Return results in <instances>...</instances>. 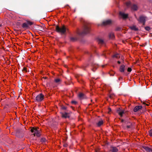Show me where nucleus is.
Instances as JSON below:
<instances>
[{
  "mask_svg": "<svg viewBox=\"0 0 152 152\" xmlns=\"http://www.w3.org/2000/svg\"><path fill=\"white\" fill-rule=\"evenodd\" d=\"M44 99V96H37L36 97V99L37 102L42 101Z\"/></svg>",
  "mask_w": 152,
  "mask_h": 152,
  "instance_id": "nucleus-6",
  "label": "nucleus"
},
{
  "mask_svg": "<svg viewBox=\"0 0 152 152\" xmlns=\"http://www.w3.org/2000/svg\"><path fill=\"white\" fill-rule=\"evenodd\" d=\"M90 27L89 26H84L83 31V34H86L88 33L90 31Z\"/></svg>",
  "mask_w": 152,
  "mask_h": 152,
  "instance_id": "nucleus-3",
  "label": "nucleus"
},
{
  "mask_svg": "<svg viewBox=\"0 0 152 152\" xmlns=\"http://www.w3.org/2000/svg\"><path fill=\"white\" fill-rule=\"evenodd\" d=\"M117 112L118 114L121 116L122 117L123 114L124 113V111L123 110H121L119 108L117 110Z\"/></svg>",
  "mask_w": 152,
  "mask_h": 152,
  "instance_id": "nucleus-7",
  "label": "nucleus"
},
{
  "mask_svg": "<svg viewBox=\"0 0 152 152\" xmlns=\"http://www.w3.org/2000/svg\"><path fill=\"white\" fill-rule=\"evenodd\" d=\"M63 109H65V107H64V108H63Z\"/></svg>",
  "mask_w": 152,
  "mask_h": 152,
  "instance_id": "nucleus-38",
  "label": "nucleus"
},
{
  "mask_svg": "<svg viewBox=\"0 0 152 152\" xmlns=\"http://www.w3.org/2000/svg\"><path fill=\"white\" fill-rule=\"evenodd\" d=\"M95 152H99V150H95Z\"/></svg>",
  "mask_w": 152,
  "mask_h": 152,
  "instance_id": "nucleus-30",
  "label": "nucleus"
},
{
  "mask_svg": "<svg viewBox=\"0 0 152 152\" xmlns=\"http://www.w3.org/2000/svg\"><path fill=\"white\" fill-rule=\"evenodd\" d=\"M145 18L144 16H140V17L139 21L140 22L143 23V24L144 25L145 21Z\"/></svg>",
  "mask_w": 152,
  "mask_h": 152,
  "instance_id": "nucleus-5",
  "label": "nucleus"
},
{
  "mask_svg": "<svg viewBox=\"0 0 152 152\" xmlns=\"http://www.w3.org/2000/svg\"><path fill=\"white\" fill-rule=\"evenodd\" d=\"M132 69L130 67H129L128 68V69H127V71L128 72H131L132 71Z\"/></svg>",
  "mask_w": 152,
  "mask_h": 152,
  "instance_id": "nucleus-27",
  "label": "nucleus"
},
{
  "mask_svg": "<svg viewBox=\"0 0 152 152\" xmlns=\"http://www.w3.org/2000/svg\"><path fill=\"white\" fill-rule=\"evenodd\" d=\"M39 95H43L42 94H39Z\"/></svg>",
  "mask_w": 152,
  "mask_h": 152,
  "instance_id": "nucleus-35",
  "label": "nucleus"
},
{
  "mask_svg": "<svg viewBox=\"0 0 152 152\" xmlns=\"http://www.w3.org/2000/svg\"><path fill=\"white\" fill-rule=\"evenodd\" d=\"M22 27L23 28H27L28 27L27 23H24L23 24Z\"/></svg>",
  "mask_w": 152,
  "mask_h": 152,
  "instance_id": "nucleus-16",
  "label": "nucleus"
},
{
  "mask_svg": "<svg viewBox=\"0 0 152 152\" xmlns=\"http://www.w3.org/2000/svg\"><path fill=\"white\" fill-rule=\"evenodd\" d=\"M118 64H120V63H121V62L120 61H118Z\"/></svg>",
  "mask_w": 152,
  "mask_h": 152,
  "instance_id": "nucleus-32",
  "label": "nucleus"
},
{
  "mask_svg": "<svg viewBox=\"0 0 152 152\" xmlns=\"http://www.w3.org/2000/svg\"><path fill=\"white\" fill-rule=\"evenodd\" d=\"M27 24H28V25H31L32 24V23L31 22L28 21L27 22Z\"/></svg>",
  "mask_w": 152,
  "mask_h": 152,
  "instance_id": "nucleus-24",
  "label": "nucleus"
},
{
  "mask_svg": "<svg viewBox=\"0 0 152 152\" xmlns=\"http://www.w3.org/2000/svg\"><path fill=\"white\" fill-rule=\"evenodd\" d=\"M109 37L110 38L113 39L114 38V34L113 33H111L109 34Z\"/></svg>",
  "mask_w": 152,
  "mask_h": 152,
  "instance_id": "nucleus-17",
  "label": "nucleus"
},
{
  "mask_svg": "<svg viewBox=\"0 0 152 152\" xmlns=\"http://www.w3.org/2000/svg\"><path fill=\"white\" fill-rule=\"evenodd\" d=\"M78 95H84V94L82 93H80Z\"/></svg>",
  "mask_w": 152,
  "mask_h": 152,
  "instance_id": "nucleus-29",
  "label": "nucleus"
},
{
  "mask_svg": "<svg viewBox=\"0 0 152 152\" xmlns=\"http://www.w3.org/2000/svg\"><path fill=\"white\" fill-rule=\"evenodd\" d=\"M109 112L111 111V109L110 108H108Z\"/></svg>",
  "mask_w": 152,
  "mask_h": 152,
  "instance_id": "nucleus-31",
  "label": "nucleus"
},
{
  "mask_svg": "<svg viewBox=\"0 0 152 152\" xmlns=\"http://www.w3.org/2000/svg\"><path fill=\"white\" fill-rule=\"evenodd\" d=\"M23 70H24V71H26V68H25V67H24V68H23Z\"/></svg>",
  "mask_w": 152,
  "mask_h": 152,
  "instance_id": "nucleus-33",
  "label": "nucleus"
},
{
  "mask_svg": "<svg viewBox=\"0 0 152 152\" xmlns=\"http://www.w3.org/2000/svg\"><path fill=\"white\" fill-rule=\"evenodd\" d=\"M120 57V55L118 54H115L113 56V57L115 58H118V57Z\"/></svg>",
  "mask_w": 152,
  "mask_h": 152,
  "instance_id": "nucleus-19",
  "label": "nucleus"
},
{
  "mask_svg": "<svg viewBox=\"0 0 152 152\" xmlns=\"http://www.w3.org/2000/svg\"><path fill=\"white\" fill-rule=\"evenodd\" d=\"M103 41L101 39H100L99 40V43H101V44H103Z\"/></svg>",
  "mask_w": 152,
  "mask_h": 152,
  "instance_id": "nucleus-23",
  "label": "nucleus"
},
{
  "mask_svg": "<svg viewBox=\"0 0 152 152\" xmlns=\"http://www.w3.org/2000/svg\"><path fill=\"white\" fill-rule=\"evenodd\" d=\"M60 80H61L59 78H57L55 79V82L56 83H58Z\"/></svg>",
  "mask_w": 152,
  "mask_h": 152,
  "instance_id": "nucleus-21",
  "label": "nucleus"
},
{
  "mask_svg": "<svg viewBox=\"0 0 152 152\" xmlns=\"http://www.w3.org/2000/svg\"><path fill=\"white\" fill-rule=\"evenodd\" d=\"M132 9V10H137L138 7L135 4H133L131 6Z\"/></svg>",
  "mask_w": 152,
  "mask_h": 152,
  "instance_id": "nucleus-14",
  "label": "nucleus"
},
{
  "mask_svg": "<svg viewBox=\"0 0 152 152\" xmlns=\"http://www.w3.org/2000/svg\"><path fill=\"white\" fill-rule=\"evenodd\" d=\"M72 103L74 104H76L77 103V102L75 101H72L71 102Z\"/></svg>",
  "mask_w": 152,
  "mask_h": 152,
  "instance_id": "nucleus-26",
  "label": "nucleus"
},
{
  "mask_svg": "<svg viewBox=\"0 0 152 152\" xmlns=\"http://www.w3.org/2000/svg\"><path fill=\"white\" fill-rule=\"evenodd\" d=\"M120 16L123 19H125L128 18V15L127 14H125L124 13L122 12H120L119 13Z\"/></svg>",
  "mask_w": 152,
  "mask_h": 152,
  "instance_id": "nucleus-4",
  "label": "nucleus"
},
{
  "mask_svg": "<svg viewBox=\"0 0 152 152\" xmlns=\"http://www.w3.org/2000/svg\"><path fill=\"white\" fill-rule=\"evenodd\" d=\"M98 66L97 65H95L93 66V68L92 69L93 71L94 72L95 71V70L97 68Z\"/></svg>",
  "mask_w": 152,
  "mask_h": 152,
  "instance_id": "nucleus-20",
  "label": "nucleus"
},
{
  "mask_svg": "<svg viewBox=\"0 0 152 152\" xmlns=\"http://www.w3.org/2000/svg\"><path fill=\"white\" fill-rule=\"evenodd\" d=\"M126 4L127 6L129 7L130 6L131 3L130 1H128L126 2Z\"/></svg>",
  "mask_w": 152,
  "mask_h": 152,
  "instance_id": "nucleus-22",
  "label": "nucleus"
},
{
  "mask_svg": "<svg viewBox=\"0 0 152 152\" xmlns=\"http://www.w3.org/2000/svg\"><path fill=\"white\" fill-rule=\"evenodd\" d=\"M125 66L124 65H121L120 66L119 70L121 72H124L125 70Z\"/></svg>",
  "mask_w": 152,
  "mask_h": 152,
  "instance_id": "nucleus-11",
  "label": "nucleus"
},
{
  "mask_svg": "<svg viewBox=\"0 0 152 152\" xmlns=\"http://www.w3.org/2000/svg\"><path fill=\"white\" fill-rule=\"evenodd\" d=\"M145 29L147 30H149L150 29V28L149 27H147L145 28Z\"/></svg>",
  "mask_w": 152,
  "mask_h": 152,
  "instance_id": "nucleus-28",
  "label": "nucleus"
},
{
  "mask_svg": "<svg viewBox=\"0 0 152 152\" xmlns=\"http://www.w3.org/2000/svg\"><path fill=\"white\" fill-rule=\"evenodd\" d=\"M110 151L112 152H117L118 151V149L115 147H112Z\"/></svg>",
  "mask_w": 152,
  "mask_h": 152,
  "instance_id": "nucleus-12",
  "label": "nucleus"
},
{
  "mask_svg": "<svg viewBox=\"0 0 152 152\" xmlns=\"http://www.w3.org/2000/svg\"><path fill=\"white\" fill-rule=\"evenodd\" d=\"M149 134L151 137H152V129L150 131Z\"/></svg>",
  "mask_w": 152,
  "mask_h": 152,
  "instance_id": "nucleus-25",
  "label": "nucleus"
},
{
  "mask_svg": "<svg viewBox=\"0 0 152 152\" xmlns=\"http://www.w3.org/2000/svg\"><path fill=\"white\" fill-rule=\"evenodd\" d=\"M110 98H111L112 97L111 96H110Z\"/></svg>",
  "mask_w": 152,
  "mask_h": 152,
  "instance_id": "nucleus-37",
  "label": "nucleus"
},
{
  "mask_svg": "<svg viewBox=\"0 0 152 152\" xmlns=\"http://www.w3.org/2000/svg\"><path fill=\"white\" fill-rule=\"evenodd\" d=\"M111 23V21L110 20H108L103 22V24L104 25H109Z\"/></svg>",
  "mask_w": 152,
  "mask_h": 152,
  "instance_id": "nucleus-8",
  "label": "nucleus"
},
{
  "mask_svg": "<svg viewBox=\"0 0 152 152\" xmlns=\"http://www.w3.org/2000/svg\"><path fill=\"white\" fill-rule=\"evenodd\" d=\"M56 30L57 32L64 34L65 32L66 29L64 26H63L61 27L57 26L56 28Z\"/></svg>",
  "mask_w": 152,
  "mask_h": 152,
  "instance_id": "nucleus-2",
  "label": "nucleus"
},
{
  "mask_svg": "<svg viewBox=\"0 0 152 152\" xmlns=\"http://www.w3.org/2000/svg\"><path fill=\"white\" fill-rule=\"evenodd\" d=\"M103 123V121L102 120H101L99 121V122L97 123V124L98 126H99L102 125Z\"/></svg>",
  "mask_w": 152,
  "mask_h": 152,
  "instance_id": "nucleus-15",
  "label": "nucleus"
},
{
  "mask_svg": "<svg viewBox=\"0 0 152 152\" xmlns=\"http://www.w3.org/2000/svg\"><path fill=\"white\" fill-rule=\"evenodd\" d=\"M142 148L144 149L147 152L152 151V149L148 147L143 146Z\"/></svg>",
  "mask_w": 152,
  "mask_h": 152,
  "instance_id": "nucleus-10",
  "label": "nucleus"
},
{
  "mask_svg": "<svg viewBox=\"0 0 152 152\" xmlns=\"http://www.w3.org/2000/svg\"><path fill=\"white\" fill-rule=\"evenodd\" d=\"M142 108V107L141 106H136L134 109V112H136L138 110H139L141 109Z\"/></svg>",
  "mask_w": 152,
  "mask_h": 152,
  "instance_id": "nucleus-9",
  "label": "nucleus"
},
{
  "mask_svg": "<svg viewBox=\"0 0 152 152\" xmlns=\"http://www.w3.org/2000/svg\"><path fill=\"white\" fill-rule=\"evenodd\" d=\"M62 117L65 118H69V114L68 113H65L62 114Z\"/></svg>",
  "mask_w": 152,
  "mask_h": 152,
  "instance_id": "nucleus-13",
  "label": "nucleus"
},
{
  "mask_svg": "<svg viewBox=\"0 0 152 152\" xmlns=\"http://www.w3.org/2000/svg\"><path fill=\"white\" fill-rule=\"evenodd\" d=\"M80 96V98H81L82 96H81V95H80V96Z\"/></svg>",
  "mask_w": 152,
  "mask_h": 152,
  "instance_id": "nucleus-34",
  "label": "nucleus"
},
{
  "mask_svg": "<svg viewBox=\"0 0 152 152\" xmlns=\"http://www.w3.org/2000/svg\"><path fill=\"white\" fill-rule=\"evenodd\" d=\"M39 128L38 127H32L31 128V132L34 133V136H39Z\"/></svg>",
  "mask_w": 152,
  "mask_h": 152,
  "instance_id": "nucleus-1",
  "label": "nucleus"
},
{
  "mask_svg": "<svg viewBox=\"0 0 152 152\" xmlns=\"http://www.w3.org/2000/svg\"><path fill=\"white\" fill-rule=\"evenodd\" d=\"M71 40H73V38H71Z\"/></svg>",
  "mask_w": 152,
  "mask_h": 152,
  "instance_id": "nucleus-36",
  "label": "nucleus"
},
{
  "mask_svg": "<svg viewBox=\"0 0 152 152\" xmlns=\"http://www.w3.org/2000/svg\"><path fill=\"white\" fill-rule=\"evenodd\" d=\"M131 29L134 31H137L138 30V29L135 26H132L130 27Z\"/></svg>",
  "mask_w": 152,
  "mask_h": 152,
  "instance_id": "nucleus-18",
  "label": "nucleus"
}]
</instances>
